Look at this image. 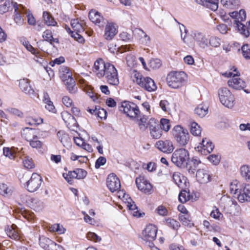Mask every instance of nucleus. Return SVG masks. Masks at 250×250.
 Returning a JSON list of instances; mask_svg holds the SVG:
<instances>
[{"label":"nucleus","instance_id":"nucleus-1","mask_svg":"<svg viewBox=\"0 0 250 250\" xmlns=\"http://www.w3.org/2000/svg\"><path fill=\"white\" fill-rule=\"evenodd\" d=\"M59 76L69 92L75 93L77 91L78 89L76 86L75 81L72 77V73L67 67L62 66L60 67Z\"/></svg>","mask_w":250,"mask_h":250},{"label":"nucleus","instance_id":"nucleus-2","mask_svg":"<svg viewBox=\"0 0 250 250\" xmlns=\"http://www.w3.org/2000/svg\"><path fill=\"white\" fill-rule=\"evenodd\" d=\"M187 75L183 71H173L167 76V81L168 85L174 89L181 87L186 81Z\"/></svg>","mask_w":250,"mask_h":250},{"label":"nucleus","instance_id":"nucleus-3","mask_svg":"<svg viewBox=\"0 0 250 250\" xmlns=\"http://www.w3.org/2000/svg\"><path fill=\"white\" fill-rule=\"evenodd\" d=\"M189 159L188 151L185 148L177 149L172 153L171 162L177 167L185 168Z\"/></svg>","mask_w":250,"mask_h":250},{"label":"nucleus","instance_id":"nucleus-4","mask_svg":"<svg viewBox=\"0 0 250 250\" xmlns=\"http://www.w3.org/2000/svg\"><path fill=\"white\" fill-rule=\"evenodd\" d=\"M172 135L177 143L182 146H186L190 140L188 130L180 125H177L173 127Z\"/></svg>","mask_w":250,"mask_h":250},{"label":"nucleus","instance_id":"nucleus-5","mask_svg":"<svg viewBox=\"0 0 250 250\" xmlns=\"http://www.w3.org/2000/svg\"><path fill=\"white\" fill-rule=\"evenodd\" d=\"M133 81L149 92L154 91L157 89V86L151 78L143 77L139 73L135 74Z\"/></svg>","mask_w":250,"mask_h":250},{"label":"nucleus","instance_id":"nucleus-6","mask_svg":"<svg viewBox=\"0 0 250 250\" xmlns=\"http://www.w3.org/2000/svg\"><path fill=\"white\" fill-rule=\"evenodd\" d=\"M119 110L124 112L128 117L137 119H139V116L141 113L136 104L127 101L122 103L121 106L119 107Z\"/></svg>","mask_w":250,"mask_h":250},{"label":"nucleus","instance_id":"nucleus-7","mask_svg":"<svg viewBox=\"0 0 250 250\" xmlns=\"http://www.w3.org/2000/svg\"><path fill=\"white\" fill-rule=\"evenodd\" d=\"M218 96L220 102L225 106L231 108L234 104V97L227 88H222L218 90Z\"/></svg>","mask_w":250,"mask_h":250},{"label":"nucleus","instance_id":"nucleus-8","mask_svg":"<svg viewBox=\"0 0 250 250\" xmlns=\"http://www.w3.org/2000/svg\"><path fill=\"white\" fill-rule=\"evenodd\" d=\"M157 232V227L153 224H149L146 226L142 233L143 239L146 242H148V245L151 249L154 246L153 241L156 239Z\"/></svg>","mask_w":250,"mask_h":250},{"label":"nucleus","instance_id":"nucleus-9","mask_svg":"<svg viewBox=\"0 0 250 250\" xmlns=\"http://www.w3.org/2000/svg\"><path fill=\"white\" fill-rule=\"evenodd\" d=\"M220 206L227 213L229 214H234V210L238 207L237 202L228 196L221 197Z\"/></svg>","mask_w":250,"mask_h":250},{"label":"nucleus","instance_id":"nucleus-10","mask_svg":"<svg viewBox=\"0 0 250 250\" xmlns=\"http://www.w3.org/2000/svg\"><path fill=\"white\" fill-rule=\"evenodd\" d=\"M227 77H231L228 82L229 87L236 90H241L244 89L246 85L245 82L239 77V76L235 74H233L231 72H227L223 74Z\"/></svg>","mask_w":250,"mask_h":250},{"label":"nucleus","instance_id":"nucleus-11","mask_svg":"<svg viewBox=\"0 0 250 250\" xmlns=\"http://www.w3.org/2000/svg\"><path fill=\"white\" fill-rule=\"evenodd\" d=\"M42 182V178L40 175L33 173L30 179L26 183L25 187L28 191L33 192L41 187Z\"/></svg>","mask_w":250,"mask_h":250},{"label":"nucleus","instance_id":"nucleus-12","mask_svg":"<svg viewBox=\"0 0 250 250\" xmlns=\"http://www.w3.org/2000/svg\"><path fill=\"white\" fill-rule=\"evenodd\" d=\"M104 77L108 83L112 85H118L119 83L118 72L115 66L111 64L108 65Z\"/></svg>","mask_w":250,"mask_h":250},{"label":"nucleus","instance_id":"nucleus-13","mask_svg":"<svg viewBox=\"0 0 250 250\" xmlns=\"http://www.w3.org/2000/svg\"><path fill=\"white\" fill-rule=\"evenodd\" d=\"M148 126L152 138L158 139L162 136L163 131L158 120L154 118L150 119L148 123Z\"/></svg>","mask_w":250,"mask_h":250},{"label":"nucleus","instance_id":"nucleus-14","mask_svg":"<svg viewBox=\"0 0 250 250\" xmlns=\"http://www.w3.org/2000/svg\"><path fill=\"white\" fill-rule=\"evenodd\" d=\"M111 64L108 62L105 63L102 59H98L94 62L93 71L98 78H101L104 77L108 65H111Z\"/></svg>","mask_w":250,"mask_h":250},{"label":"nucleus","instance_id":"nucleus-15","mask_svg":"<svg viewBox=\"0 0 250 250\" xmlns=\"http://www.w3.org/2000/svg\"><path fill=\"white\" fill-rule=\"evenodd\" d=\"M40 245L45 250H65L62 246L45 237L40 238Z\"/></svg>","mask_w":250,"mask_h":250},{"label":"nucleus","instance_id":"nucleus-16","mask_svg":"<svg viewBox=\"0 0 250 250\" xmlns=\"http://www.w3.org/2000/svg\"><path fill=\"white\" fill-rule=\"evenodd\" d=\"M155 146L160 151L167 154L171 153L174 149L173 143L170 140H159Z\"/></svg>","mask_w":250,"mask_h":250},{"label":"nucleus","instance_id":"nucleus-17","mask_svg":"<svg viewBox=\"0 0 250 250\" xmlns=\"http://www.w3.org/2000/svg\"><path fill=\"white\" fill-rule=\"evenodd\" d=\"M136 184L138 188L145 193H151L152 186L144 176H140L136 179Z\"/></svg>","mask_w":250,"mask_h":250},{"label":"nucleus","instance_id":"nucleus-18","mask_svg":"<svg viewBox=\"0 0 250 250\" xmlns=\"http://www.w3.org/2000/svg\"><path fill=\"white\" fill-rule=\"evenodd\" d=\"M246 18V11L244 9H241L238 12V20H234V23L236 25L238 30L246 37H248L250 35L249 31L246 30L245 25L241 23V21H245Z\"/></svg>","mask_w":250,"mask_h":250},{"label":"nucleus","instance_id":"nucleus-19","mask_svg":"<svg viewBox=\"0 0 250 250\" xmlns=\"http://www.w3.org/2000/svg\"><path fill=\"white\" fill-rule=\"evenodd\" d=\"M237 198L241 203L250 202V186L246 185L240 186Z\"/></svg>","mask_w":250,"mask_h":250},{"label":"nucleus","instance_id":"nucleus-20","mask_svg":"<svg viewBox=\"0 0 250 250\" xmlns=\"http://www.w3.org/2000/svg\"><path fill=\"white\" fill-rule=\"evenodd\" d=\"M106 185L109 189L112 192L118 190L121 187L119 178L113 173L110 174L108 176Z\"/></svg>","mask_w":250,"mask_h":250},{"label":"nucleus","instance_id":"nucleus-21","mask_svg":"<svg viewBox=\"0 0 250 250\" xmlns=\"http://www.w3.org/2000/svg\"><path fill=\"white\" fill-rule=\"evenodd\" d=\"M192 36L200 47L205 48L208 46V40L204 33L195 31L192 33Z\"/></svg>","mask_w":250,"mask_h":250},{"label":"nucleus","instance_id":"nucleus-22","mask_svg":"<svg viewBox=\"0 0 250 250\" xmlns=\"http://www.w3.org/2000/svg\"><path fill=\"white\" fill-rule=\"evenodd\" d=\"M89 20L95 24L99 26H104L107 22V20L104 19L100 13L95 10H91L89 13Z\"/></svg>","mask_w":250,"mask_h":250},{"label":"nucleus","instance_id":"nucleus-23","mask_svg":"<svg viewBox=\"0 0 250 250\" xmlns=\"http://www.w3.org/2000/svg\"><path fill=\"white\" fill-rule=\"evenodd\" d=\"M106 23L104 37L106 40H111L117 34L118 31L113 22L107 21Z\"/></svg>","mask_w":250,"mask_h":250},{"label":"nucleus","instance_id":"nucleus-24","mask_svg":"<svg viewBox=\"0 0 250 250\" xmlns=\"http://www.w3.org/2000/svg\"><path fill=\"white\" fill-rule=\"evenodd\" d=\"M200 163L201 161L197 157H193L187 162L185 168L189 173L194 174Z\"/></svg>","mask_w":250,"mask_h":250},{"label":"nucleus","instance_id":"nucleus-25","mask_svg":"<svg viewBox=\"0 0 250 250\" xmlns=\"http://www.w3.org/2000/svg\"><path fill=\"white\" fill-rule=\"evenodd\" d=\"M197 181L201 184H206L211 181V176L208 172L204 169H199L196 172Z\"/></svg>","mask_w":250,"mask_h":250},{"label":"nucleus","instance_id":"nucleus-26","mask_svg":"<svg viewBox=\"0 0 250 250\" xmlns=\"http://www.w3.org/2000/svg\"><path fill=\"white\" fill-rule=\"evenodd\" d=\"M19 86L22 92L32 96L34 95V90L30 86L27 79H22L19 81Z\"/></svg>","mask_w":250,"mask_h":250},{"label":"nucleus","instance_id":"nucleus-27","mask_svg":"<svg viewBox=\"0 0 250 250\" xmlns=\"http://www.w3.org/2000/svg\"><path fill=\"white\" fill-rule=\"evenodd\" d=\"M14 8L15 9L14 21L17 25L20 26L22 25L24 23V19L21 16L22 10H23V9L22 10L19 9L18 5L16 2L14 4Z\"/></svg>","mask_w":250,"mask_h":250},{"label":"nucleus","instance_id":"nucleus-28","mask_svg":"<svg viewBox=\"0 0 250 250\" xmlns=\"http://www.w3.org/2000/svg\"><path fill=\"white\" fill-rule=\"evenodd\" d=\"M5 232L7 235L13 239L19 240L20 239L19 232L17 227L14 224L11 226H7L5 228Z\"/></svg>","mask_w":250,"mask_h":250},{"label":"nucleus","instance_id":"nucleus-29","mask_svg":"<svg viewBox=\"0 0 250 250\" xmlns=\"http://www.w3.org/2000/svg\"><path fill=\"white\" fill-rule=\"evenodd\" d=\"M21 135L23 138L29 142L37 135V131L32 128L25 127L23 129Z\"/></svg>","mask_w":250,"mask_h":250},{"label":"nucleus","instance_id":"nucleus-30","mask_svg":"<svg viewBox=\"0 0 250 250\" xmlns=\"http://www.w3.org/2000/svg\"><path fill=\"white\" fill-rule=\"evenodd\" d=\"M173 181L179 188H183L185 183L186 178L182 174L179 172H175L172 174Z\"/></svg>","mask_w":250,"mask_h":250},{"label":"nucleus","instance_id":"nucleus-31","mask_svg":"<svg viewBox=\"0 0 250 250\" xmlns=\"http://www.w3.org/2000/svg\"><path fill=\"white\" fill-rule=\"evenodd\" d=\"M30 207L35 211H40L44 207V203L38 198H32L30 199Z\"/></svg>","mask_w":250,"mask_h":250},{"label":"nucleus","instance_id":"nucleus-32","mask_svg":"<svg viewBox=\"0 0 250 250\" xmlns=\"http://www.w3.org/2000/svg\"><path fill=\"white\" fill-rule=\"evenodd\" d=\"M57 136L60 142L64 146H68L70 143L71 139L68 134L64 131L61 130L58 132Z\"/></svg>","mask_w":250,"mask_h":250},{"label":"nucleus","instance_id":"nucleus-33","mask_svg":"<svg viewBox=\"0 0 250 250\" xmlns=\"http://www.w3.org/2000/svg\"><path fill=\"white\" fill-rule=\"evenodd\" d=\"M14 188L6 184L0 183V194L4 196H10L12 195Z\"/></svg>","mask_w":250,"mask_h":250},{"label":"nucleus","instance_id":"nucleus-34","mask_svg":"<svg viewBox=\"0 0 250 250\" xmlns=\"http://www.w3.org/2000/svg\"><path fill=\"white\" fill-rule=\"evenodd\" d=\"M238 0H221V3L226 8L234 9L239 5Z\"/></svg>","mask_w":250,"mask_h":250},{"label":"nucleus","instance_id":"nucleus-35","mask_svg":"<svg viewBox=\"0 0 250 250\" xmlns=\"http://www.w3.org/2000/svg\"><path fill=\"white\" fill-rule=\"evenodd\" d=\"M195 113L201 118L205 117L208 112V106L202 104H199L194 110Z\"/></svg>","mask_w":250,"mask_h":250},{"label":"nucleus","instance_id":"nucleus-36","mask_svg":"<svg viewBox=\"0 0 250 250\" xmlns=\"http://www.w3.org/2000/svg\"><path fill=\"white\" fill-rule=\"evenodd\" d=\"M200 145L201 147L204 150H206L208 153H210L214 147V146L212 144V142L206 138L203 139Z\"/></svg>","mask_w":250,"mask_h":250},{"label":"nucleus","instance_id":"nucleus-37","mask_svg":"<svg viewBox=\"0 0 250 250\" xmlns=\"http://www.w3.org/2000/svg\"><path fill=\"white\" fill-rule=\"evenodd\" d=\"M14 3L10 0H6L3 4L0 5V14H3L14 8Z\"/></svg>","mask_w":250,"mask_h":250},{"label":"nucleus","instance_id":"nucleus-38","mask_svg":"<svg viewBox=\"0 0 250 250\" xmlns=\"http://www.w3.org/2000/svg\"><path fill=\"white\" fill-rule=\"evenodd\" d=\"M43 18L45 23L48 26H55L57 24V22L55 21L52 15L46 11L43 12Z\"/></svg>","mask_w":250,"mask_h":250},{"label":"nucleus","instance_id":"nucleus-39","mask_svg":"<svg viewBox=\"0 0 250 250\" xmlns=\"http://www.w3.org/2000/svg\"><path fill=\"white\" fill-rule=\"evenodd\" d=\"M26 123L30 125H39L43 123V119L39 117L30 116L26 118Z\"/></svg>","mask_w":250,"mask_h":250},{"label":"nucleus","instance_id":"nucleus-40","mask_svg":"<svg viewBox=\"0 0 250 250\" xmlns=\"http://www.w3.org/2000/svg\"><path fill=\"white\" fill-rule=\"evenodd\" d=\"M179 219L184 226H188L189 228L193 226V224L189 219V216L188 213L186 214H179Z\"/></svg>","mask_w":250,"mask_h":250},{"label":"nucleus","instance_id":"nucleus-41","mask_svg":"<svg viewBox=\"0 0 250 250\" xmlns=\"http://www.w3.org/2000/svg\"><path fill=\"white\" fill-rule=\"evenodd\" d=\"M62 117L64 122L68 125L75 124L76 122L74 116L67 112H62Z\"/></svg>","mask_w":250,"mask_h":250},{"label":"nucleus","instance_id":"nucleus-42","mask_svg":"<svg viewBox=\"0 0 250 250\" xmlns=\"http://www.w3.org/2000/svg\"><path fill=\"white\" fill-rule=\"evenodd\" d=\"M139 116V119L137 120L139 121L138 124L140 129L142 131H144L147 127H148V123H146L147 118L145 115H142L141 113H140V116Z\"/></svg>","mask_w":250,"mask_h":250},{"label":"nucleus","instance_id":"nucleus-43","mask_svg":"<svg viewBox=\"0 0 250 250\" xmlns=\"http://www.w3.org/2000/svg\"><path fill=\"white\" fill-rule=\"evenodd\" d=\"M241 176L246 180L250 179V166L243 165L240 168Z\"/></svg>","mask_w":250,"mask_h":250},{"label":"nucleus","instance_id":"nucleus-44","mask_svg":"<svg viewBox=\"0 0 250 250\" xmlns=\"http://www.w3.org/2000/svg\"><path fill=\"white\" fill-rule=\"evenodd\" d=\"M71 25L75 32H81L84 31L83 25L79 23L77 19L72 20Z\"/></svg>","mask_w":250,"mask_h":250},{"label":"nucleus","instance_id":"nucleus-45","mask_svg":"<svg viewBox=\"0 0 250 250\" xmlns=\"http://www.w3.org/2000/svg\"><path fill=\"white\" fill-rule=\"evenodd\" d=\"M190 132L194 136H198L201 133L200 126L196 122H192L190 125Z\"/></svg>","mask_w":250,"mask_h":250},{"label":"nucleus","instance_id":"nucleus-46","mask_svg":"<svg viewBox=\"0 0 250 250\" xmlns=\"http://www.w3.org/2000/svg\"><path fill=\"white\" fill-rule=\"evenodd\" d=\"M135 32L137 33L141 37L140 39L143 43L146 44L150 41V37L147 36L144 31L140 29H136Z\"/></svg>","mask_w":250,"mask_h":250},{"label":"nucleus","instance_id":"nucleus-47","mask_svg":"<svg viewBox=\"0 0 250 250\" xmlns=\"http://www.w3.org/2000/svg\"><path fill=\"white\" fill-rule=\"evenodd\" d=\"M179 200L182 203H185L190 199V194L185 190H182L179 195Z\"/></svg>","mask_w":250,"mask_h":250},{"label":"nucleus","instance_id":"nucleus-48","mask_svg":"<svg viewBox=\"0 0 250 250\" xmlns=\"http://www.w3.org/2000/svg\"><path fill=\"white\" fill-rule=\"evenodd\" d=\"M66 30L70 34L71 36L74 38L79 42L82 43L84 42V39L83 37L79 34L80 32L72 31L69 28H68V29H66Z\"/></svg>","mask_w":250,"mask_h":250},{"label":"nucleus","instance_id":"nucleus-49","mask_svg":"<svg viewBox=\"0 0 250 250\" xmlns=\"http://www.w3.org/2000/svg\"><path fill=\"white\" fill-rule=\"evenodd\" d=\"M166 222L167 226L175 230H177L180 226V225L178 221L172 218L167 219L166 220Z\"/></svg>","mask_w":250,"mask_h":250},{"label":"nucleus","instance_id":"nucleus-50","mask_svg":"<svg viewBox=\"0 0 250 250\" xmlns=\"http://www.w3.org/2000/svg\"><path fill=\"white\" fill-rule=\"evenodd\" d=\"M159 124L161 126V128L165 131L167 132L170 129V125L169 120L165 118H162L161 119L160 124Z\"/></svg>","mask_w":250,"mask_h":250},{"label":"nucleus","instance_id":"nucleus-51","mask_svg":"<svg viewBox=\"0 0 250 250\" xmlns=\"http://www.w3.org/2000/svg\"><path fill=\"white\" fill-rule=\"evenodd\" d=\"M205 4L213 11H216L218 7V0H205Z\"/></svg>","mask_w":250,"mask_h":250},{"label":"nucleus","instance_id":"nucleus-52","mask_svg":"<svg viewBox=\"0 0 250 250\" xmlns=\"http://www.w3.org/2000/svg\"><path fill=\"white\" fill-rule=\"evenodd\" d=\"M240 187H238L237 185V181H235L232 182L229 185V192L231 194L236 195L237 197V194L239 191Z\"/></svg>","mask_w":250,"mask_h":250},{"label":"nucleus","instance_id":"nucleus-53","mask_svg":"<svg viewBox=\"0 0 250 250\" xmlns=\"http://www.w3.org/2000/svg\"><path fill=\"white\" fill-rule=\"evenodd\" d=\"M149 65L153 69H158L162 65V62L159 59H152L149 61Z\"/></svg>","mask_w":250,"mask_h":250},{"label":"nucleus","instance_id":"nucleus-54","mask_svg":"<svg viewBox=\"0 0 250 250\" xmlns=\"http://www.w3.org/2000/svg\"><path fill=\"white\" fill-rule=\"evenodd\" d=\"M243 56L246 59H250V45L246 44L241 47Z\"/></svg>","mask_w":250,"mask_h":250},{"label":"nucleus","instance_id":"nucleus-55","mask_svg":"<svg viewBox=\"0 0 250 250\" xmlns=\"http://www.w3.org/2000/svg\"><path fill=\"white\" fill-rule=\"evenodd\" d=\"M42 37L45 41L50 42L51 44H52V41L57 40V39L53 38L52 32L49 30H46L43 32Z\"/></svg>","mask_w":250,"mask_h":250},{"label":"nucleus","instance_id":"nucleus-56","mask_svg":"<svg viewBox=\"0 0 250 250\" xmlns=\"http://www.w3.org/2000/svg\"><path fill=\"white\" fill-rule=\"evenodd\" d=\"M23 45L25 47V48L27 49V50L30 51L31 53H32L33 54L35 55V57H36L37 59H38L39 57H38V55L39 54V51L35 49L34 47H33L28 42L25 41L23 42Z\"/></svg>","mask_w":250,"mask_h":250},{"label":"nucleus","instance_id":"nucleus-57","mask_svg":"<svg viewBox=\"0 0 250 250\" xmlns=\"http://www.w3.org/2000/svg\"><path fill=\"white\" fill-rule=\"evenodd\" d=\"M93 112L96 113L95 116L101 118V119H106V111L103 108H99L97 107H95V110Z\"/></svg>","mask_w":250,"mask_h":250},{"label":"nucleus","instance_id":"nucleus-58","mask_svg":"<svg viewBox=\"0 0 250 250\" xmlns=\"http://www.w3.org/2000/svg\"><path fill=\"white\" fill-rule=\"evenodd\" d=\"M63 177L69 184H72L73 179H76V172L75 170L69 171L67 173H63Z\"/></svg>","mask_w":250,"mask_h":250},{"label":"nucleus","instance_id":"nucleus-59","mask_svg":"<svg viewBox=\"0 0 250 250\" xmlns=\"http://www.w3.org/2000/svg\"><path fill=\"white\" fill-rule=\"evenodd\" d=\"M208 43L213 47H218L221 44V40L217 37L213 36L210 37Z\"/></svg>","mask_w":250,"mask_h":250},{"label":"nucleus","instance_id":"nucleus-60","mask_svg":"<svg viewBox=\"0 0 250 250\" xmlns=\"http://www.w3.org/2000/svg\"><path fill=\"white\" fill-rule=\"evenodd\" d=\"M5 111L12 115L17 116L21 118L22 117L23 115V113L21 111L16 108L9 107L7 108Z\"/></svg>","mask_w":250,"mask_h":250},{"label":"nucleus","instance_id":"nucleus-61","mask_svg":"<svg viewBox=\"0 0 250 250\" xmlns=\"http://www.w3.org/2000/svg\"><path fill=\"white\" fill-rule=\"evenodd\" d=\"M49 230L51 231L57 232L59 234H62L64 233V229L59 224H55L50 227Z\"/></svg>","mask_w":250,"mask_h":250},{"label":"nucleus","instance_id":"nucleus-62","mask_svg":"<svg viewBox=\"0 0 250 250\" xmlns=\"http://www.w3.org/2000/svg\"><path fill=\"white\" fill-rule=\"evenodd\" d=\"M29 142L30 145L33 148H39L42 145V142L38 140L37 135L33 140H30Z\"/></svg>","mask_w":250,"mask_h":250},{"label":"nucleus","instance_id":"nucleus-63","mask_svg":"<svg viewBox=\"0 0 250 250\" xmlns=\"http://www.w3.org/2000/svg\"><path fill=\"white\" fill-rule=\"evenodd\" d=\"M22 163L24 167L27 169H31L34 167L33 160L29 157H25Z\"/></svg>","mask_w":250,"mask_h":250},{"label":"nucleus","instance_id":"nucleus-64","mask_svg":"<svg viewBox=\"0 0 250 250\" xmlns=\"http://www.w3.org/2000/svg\"><path fill=\"white\" fill-rule=\"evenodd\" d=\"M75 172H76V179H83L87 175L86 171L81 168L76 169L75 170Z\"/></svg>","mask_w":250,"mask_h":250}]
</instances>
